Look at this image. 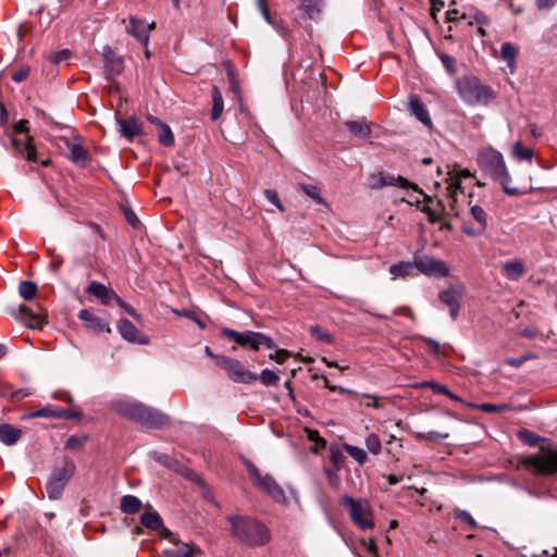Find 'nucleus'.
<instances>
[{"label":"nucleus","mask_w":557,"mask_h":557,"mask_svg":"<svg viewBox=\"0 0 557 557\" xmlns=\"http://www.w3.org/2000/svg\"><path fill=\"white\" fill-rule=\"evenodd\" d=\"M111 408L120 416L146 428L164 429L171 424V419L166 414L139 401L119 399L111 404Z\"/></svg>","instance_id":"1"},{"label":"nucleus","mask_w":557,"mask_h":557,"mask_svg":"<svg viewBox=\"0 0 557 557\" xmlns=\"http://www.w3.org/2000/svg\"><path fill=\"white\" fill-rule=\"evenodd\" d=\"M478 165L482 173L497 182L507 195L517 196L522 194L519 188L510 185L511 176L504 156L498 150L491 147L483 149L478 154Z\"/></svg>","instance_id":"2"},{"label":"nucleus","mask_w":557,"mask_h":557,"mask_svg":"<svg viewBox=\"0 0 557 557\" xmlns=\"http://www.w3.org/2000/svg\"><path fill=\"white\" fill-rule=\"evenodd\" d=\"M232 536L240 544L247 546H263L271 534L265 524L248 516H235L230 518Z\"/></svg>","instance_id":"3"},{"label":"nucleus","mask_w":557,"mask_h":557,"mask_svg":"<svg viewBox=\"0 0 557 557\" xmlns=\"http://www.w3.org/2000/svg\"><path fill=\"white\" fill-rule=\"evenodd\" d=\"M456 88L460 98L468 104H488L495 95L493 90L483 85L478 77L466 75L457 79Z\"/></svg>","instance_id":"4"},{"label":"nucleus","mask_w":557,"mask_h":557,"mask_svg":"<svg viewBox=\"0 0 557 557\" xmlns=\"http://www.w3.org/2000/svg\"><path fill=\"white\" fill-rule=\"evenodd\" d=\"M341 504L348 510L351 522L358 529L371 531L375 528L373 509L367 499L345 495L341 498Z\"/></svg>","instance_id":"5"},{"label":"nucleus","mask_w":557,"mask_h":557,"mask_svg":"<svg viewBox=\"0 0 557 557\" xmlns=\"http://www.w3.org/2000/svg\"><path fill=\"white\" fill-rule=\"evenodd\" d=\"M75 470V463L69 459L64 460L62 466L53 468L46 485V491L50 499H59L62 496Z\"/></svg>","instance_id":"6"},{"label":"nucleus","mask_w":557,"mask_h":557,"mask_svg":"<svg viewBox=\"0 0 557 557\" xmlns=\"http://www.w3.org/2000/svg\"><path fill=\"white\" fill-rule=\"evenodd\" d=\"M249 478L255 486L268 493L273 500L277 503L285 502V493L283 488L270 474H262L259 469L251 462H247Z\"/></svg>","instance_id":"7"},{"label":"nucleus","mask_w":557,"mask_h":557,"mask_svg":"<svg viewBox=\"0 0 557 557\" xmlns=\"http://www.w3.org/2000/svg\"><path fill=\"white\" fill-rule=\"evenodd\" d=\"M215 364L222 368L228 377L236 383L250 384L258 380V375L246 370L243 363L231 357H216Z\"/></svg>","instance_id":"8"},{"label":"nucleus","mask_w":557,"mask_h":557,"mask_svg":"<svg viewBox=\"0 0 557 557\" xmlns=\"http://www.w3.org/2000/svg\"><path fill=\"white\" fill-rule=\"evenodd\" d=\"M368 185L372 189H380L385 186H398L404 189L411 188L416 193L423 196V201H426V202L432 201V198L430 196L423 194V191L421 189H419V187L416 184L408 182L405 177H403L400 175L394 176V175L384 174V173L372 174L369 177Z\"/></svg>","instance_id":"9"},{"label":"nucleus","mask_w":557,"mask_h":557,"mask_svg":"<svg viewBox=\"0 0 557 557\" xmlns=\"http://www.w3.org/2000/svg\"><path fill=\"white\" fill-rule=\"evenodd\" d=\"M521 463L536 473L553 474L557 472V450L547 454L532 455L521 460Z\"/></svg>","instance_id":"10"},{"label":"nucleus","mask_w":557,"mask_h":557,"mask_svg":"<svg viewBox=\"0 0 557 557\" xmlns=\"http://www.w3.org/2000/svg\"><path fill=\"white\" fill-rule=\"evenodd\" d=\"M413 264L420 273L428 276L442 278L449 275V268L445 261L429 256L416 257Z\"/></svg>","instance_id":"11"},{"label":"nucleus","mask_w":557,"mask_h":557,"mask_svg":"<svg viewBox=\"0 0 557 557\" xmlns=\"http://www.w3.org/2000/svg\"><path fill=\"white\" fill-rule=\"evenodd\" d=\"M16 319L29 329L41 330L47 323V312L39 306L34 310L25 305H21Z\"/></svg>","instance_id":"12"},{"label":"nucleus","mask_w":557,"mask_h":557,"mask_svg":"<svg viewBox=\"0 0 557 557\" xmlns=\"http://www.w3.org/2000/svg\"><path fill=\"white\" fill-rule=\"evenodd\" d=\"M470 214L474 220V224L465 222L462 231L470 236L483 234L487 227V214L485 210L482 207L474 205L470 208Z\"/></svg>","instance_id":"13"},{"label":"nucleus","mask_w":557,"mask_h":557,"mask_svg":"<svg viewBox=\"0 0 557 557\" xmlns=\"http://www.w3.org/2000/svg\"><path fill=\"white\" fill-rule=\"evenodd\" d=\"M87 293L96 297L102 305H109L111 301H115L117 306L124 307V301L120 296L99 282L92 281L87 287Z\"/></svg>","instance_id":"14"},{"label":"nucleus","mask_w":557,"mask_h":557,"mask_svg":"<svg viewBox=\"0 0 557 557\" xmlns=\"http://www.w3.org/2000/svg\"><path fill=\"white\" fill-rule=\"evenodd\" d=\"M442 302L449 307V314L453 320H457L460 309V300L462 298V288L450 286L438 294Z\"/></svg>","instance_id":"15"},{"label":"nucleus","mask_w":557,"mask_h":557,"mask_svg":"<svg viewBox=\"0 0 557 557\" xmlns=\"http://www.w3.org/2000/svg\"><path fill=\"white\" fill-rule=\"evenodd\" d=\"M117 330L121 336L127 342L139 345H147L149 343V338L141 334L140 331L127 319H121L119 321Z\"/></svg>","instance_id":"16"},{"label":"nucleus","mask_w":557,"mask_h":557,"mask_svg":"<svg viewBox=\"0 0 557 557\" xmlns=\"http://www.w3.org/2000/svg\"><path fill=\"white\" fill-rule=\"evenodd\" d=\"M156 26L154 22L147 24L145 21L135 16L129 17V24L126 27L128 34L135 37L139 42L147 46L149 41V32Z\"/></svg>","instance_id":"17"},{"label":"nucleus","mask_w":557,"mask_h":557,"mask_svg":"<svg viewBox=\"0 0 557 557\" xmlns=\"http://www.w3.org/2000/svg\"><path fill=\"white\" fill-rule=\"evenodd\" d=\"M78 318L85 323V325L88 329L97 333L111 332L109 321L107 319L96 315L88 309H82L78 313Z\"/></svg>","instance_id":"18"},{"label":"nucleus","mask_w":557,"mask_h":557,"mask_svg":"<svg viewBox=\"0 0 557 557\" xmlns=\"http://www.w3.org/2000/svg\"><path fill=\"white\" fill-rule=\"evenodd\" d=\"M12 147L28 161L37 162L36 148L33 145V138L29 135L26 137H16L14 136L11 140Z\"/></svg>","instance_id":"19"},{"label":"nucleus","mask_w":557,"mask_h":557,"mask_svg":"<svg viewBox=\"0 0 557 557\" xmlns=\"http://www.w3.org/2000/svg\"><path fill=\"white\" fill-rule=\"evenodd\" d=\"M408 106L411 114L414 115L417 120H419L425 126H432V120L430 117L428 108L418 96H411Z\"/></svg>","instance_id":"20"},{"label":"nucleus","mask_w":557,"mask_h":557,"mask_svg":"<svg viewBox=\"0 0 557 557\" xmlns=\"http://www.w3.org/2000/svg\"><path fill=\"white\" fill-rule=\"evenodd\" d=\"M70 417L71 416L66 410L57 408L51 405H47L39 410L32 411L26 416V418H28V419H34V418L69 419Z\"/></svg>","instance_id":"21"},{"label":"nucleus","mask_w":557,"mask_h":557,"mask_svg":"<svg viewBox=\"0 0 557 557\" xmlns=\"http://www.w3.org/2000/svg\"><path fill=\"white\" fill-rule=\"evenodd\" d=\"M22 436V431L11 424L0 425V441L5 445L15 444Z\"/></svg>","instance_id":"22"},{"label":"nucleus","mask_w":557,"mask_h":557,"mask_svg":"<svg viewBox=\"0 0 557 557\" xmlns=\"http://www.w3.org/2000/svg\"><path fill=\"white\" fill-rule=\"evenodd\" d=\"M140 523L152 531H166L163 527L162 519L157 511H146L140 516Z\"/></svg>","instance_id":"23"},{"label":"nucleus","mask_w":557,"mask_h":557,"mask_svg":"<svg viewBox=\"0 0 557 557\" xmlns=\"http://www.w3.org/2000/svg\"><path fill=\"white\" fill-rule=\"evenodd\" d=\"M503 273L509 280H519L524 274L523 262L519 259L507 261L503 267Z\"/></svg>","instance_id":"24"},{"label":"nucleus","mask_w":557,"mask_h":557,"mask_svg":"<svg viewBox=\"0 0 557 557\" xmlns=\"http://www.w3.org/2000/svg\"><path fill=\"white\" fill-rule=\"evenodd\" d=\"M299 9L310 18L319 20L323 9V0H304Z\"/></svg>","instance_id":"25"},{"label":"nucleus","mask_w":557,"mask_h":557,"mask_svg":"<svg viewBox=\"0 0 557 557\" xmlns=\"http://www.w3.org/2000/svg\"><path fill=\"white\" fill-rule=\"evenodd\" d=\"M222 335L230 339H233L236 344H238L240 346L251 347L252 331H246L244 333H238L232 329L225 327L222 330Z\"/></svg>","instance_id":"26"},{"label":"nucleus","mask_w":557,"mask_h":557,"mask_svg":"<svg viewBox=\"0 0 557 557\" xmlns=\"http://www.w3.org/2000/svg\"><path fill=\"white\" fill-rule=\"evenodd\" d=\"M502 59L507 62L510 72L515 73L516 71V58L518 54V49L511 42H504L500 49Z\"/></svg>","instance_id":"27"},{"label":"nucleus","mask_w":557,"mask_h":557,"mask_svg":"<svg viewBox=\"0 0 557 557\" xmlns=\"http://www.w3.org/2000/svg\"><path fill=\"white\" fill-rule=\"evenodd\" d=\"M119 125L121 134L127 139H133L140 133V127L136 119L120 120Z\"/></svg>","instance_id":"28"},{"label":"nucleus","mask_w":557,"mask_h":557,"mask_svg":"<svg viewBox=\"0 0 557 557\" xmlns=\"http://www.w3.org/2000/svg\"><path fill=\"white\" fill-rule=\"evenodd\" d=\"M345 126L357 137L368 138L371 134V128L363 120L346 121Z\"/></svg>","instance_id":"29"},{"label":"nucleus","mask_w":557,"mask_h":557,"mask_svg":"<svg viewBox=\"0 0 557 557\" xmlns=\"http://www.w3.org/2000/svg\"><path fill=\"white\" fill-rule=\"evenodd\" d=\"M224 111V101L220 89L214 86L212 88V109H211V119L212 121H218Z\"/></svg>","instance_id":"30"},{"label":"nucleus","mask_w":557,"mask_h":557,"mask_svg":"<svg viewBox=\"0 0 557 557\" xmlns=\"http://www.w3.org/2000/svg\"><path fill=\"white\" fill-rule=\"evenodd\" d=\"M511 156L518 161H532L534 151L532 148L524 147L521 140L513 144L511 148Z\"/></svg>","instance_id":"31"},{"label":"nucleus","mask_w":557,"mask_h":557,"mask_svg":"<svg viewBox=\"0 0 557 557\" xmlns=\"http://www.w3.org/2000/svg\"><path fill=\"white\" fill-rule=\"evenodd\" d=\"M121 510L125 513L133 515L141 508V502L134 495H125L121 498Z\"/></svg>","instance_id":"32"},{"label":"nucleus","mask_w":557,"mask_h":557,"mask_svg":"<svg viewBox=\"0 0 557 557\" xmlns=\"http://www.w3.org/2000/svg\"><path fill=\"white\" fill-rule=\"evenodd\" d=\"M414 268L412 262H399L389 267V273L393 278L406 277L412 273Z\"/></svg>","instance_id":"33"},{"label":"nucleus","mask_w":557,"mask_h":557,"mask_svg":"<svg viewBox=\"0 0 557 557\" xmlns=\"http://www.w3.org/2000/svg\"><path fill=\"white\" fill-rule=\"evenodd\" d=\"M343 448L358 465L363 466L367 462L368 456L364 449L347 443L343 444Z\"/></svg>","instance_id":"34"},{"label":"nucleus","mask_w":557,"mask_h":557,"mask_svg":"<svg viewBox=\"0 0 557 557\" xmlns=\"http://www.w3.org/2000/svg\"><path fill=\"white\" fill-rule=\"evenodd\" d=\"M37 284L32 281H22L18 285V294L25 300H32L37 295Z\"/></svg>","instance_id":"35"},{"label":"nucleus","mask_w":557,"mask_h":557,"mask_svg":"<svg viewBox=\"0 0 557 557\" xmlns=\"http://www.w3.org/2000/svg\"><path fill=\"white\" fill-rule=\"evenodd\" d=\"M195 548L188 544L175 545L173 548L165 550L166 557H194Z\"/></svg>","instance_id":"36"},{"label":"nucleus","mask_w":557,"mask_h":557,"mask_svg":"<svg viewBox=\"0 0 557 557\" xmlns=\"http://www.w3.org/2000/svg\"><path fill=\"white\" fill-rule=\"evenodd\" d=\"M436 205H437L438 208H434V207H431L429 205H425L421 209L422 212L428 214V219H429V221L431 223L438 222L440 219H441L442 212H444V210H445V207H444L442 200H437Z\"/></svg>","instance_id":"37"},{"label":"nucleus","mask_w":557,"mask_h":557,"mask_svg":"<svg viewBox=\"0 0 557 557\" xmlns=\"http://www.w3.org/2000/svg\"><path fill=\"white\" fill-rule=\"evenodd\" d=\"M158 139L165 147L174 145V134L168 124H162L159 128Z\"/></svg>","instance_id":"38"},{"label":"nucleus","mask_w":557,"mask_h":557,"mask_svg":"<svg viewBox=\"0 0 557 557\" xmlns=\"http://www.w3.org/2000/svg\"><path fill=\"white\" fill-rule=\"evenodd\" d=\"M69 158L73 162H82L87 159V152L79 144H73L70 146Z\"/></svg>","instance_id":"39"},{"label":"nucleus","mask_w":557,"mask_h":557,"mask_svg":"<svg viewBox=\"0 0 557 557\" xmlns=\"http://www.w3.org/2000/svg\"><path fill=\"white\" fill-rule=\"evenodd\" d=\"M366 446L368 448V450L373 454V455H379L382 450V444H381V440L380 437L374 434V433H371L369 434L367 437H366Z\"/></svg>","instance_id":"40"},{"label":"nucleus","mask_w":557,"mask_h":557,"mask_svg":"<svg viewBox=\"0 0 557 557\" xmlns=\"http://www.w3.org/2000/svg\"><path fill=\"white\" fill-rule=\"evenodd\" d=\"M258 379L265 386L276 385L280 381V376L270 369L262 370Z\"/></svg>","instance_id":"41"},{"label":"nucleus","mask_w":557,"mask_h":557,"mask_svg":"<svg viewBox=\"0 0 557 557\" xmlns=\"http://www.w3.org/2000/svg\"><path fill=\"white\" fill-rule=\"evenodd\" d=\"M305 433H306V435H307V438H308L310 442H312V443H314V444H315V447H314V449H313L314 451H318L319 449H322V448H324V447H325L326 442H325V440H324V438H322V437L320 436V434H319V432H318V431L306 428V429H305Z\"/></svg>","instance_id":"42"},{"label":"nucleus","mask_w":557,"mask_h":557,"mask_svg":"<svg viewBox=\"0 0 557 557\" xmlns=\"http://www.w3.org/2000/svg\"><path fill=\"white\" fill-rule=\"evenodd\" d=\"M519 438L529 446H536L541 442H545L544 438H541L539 435L528 430L520 431Z\"/></svg>","instance_id":"43"},{"label":"nucleus","mask_w":557,"mask_h":557,"mask_svg":"<svg viewBox=\"0 0 557 557\" xmlns=\"http://www.w3.org/2000/svg\"><path fill=\"white\" fill-rule=\"evenodd\" d=\"M310 334L320 342L327 344L333 343V336L319 325L310 326Z\"/></svg>","instance_id":"44"},{"label":"nucleus","mask_w":557,"mask_h":557,"mask_svg":"<svg viewBox=\"0 0 557 557\" xmlns=\"http://www.w3.org/2000/svg\"><path fill=\"white\" fill-rule=\"evenodd\" d=\"M172 312L175 313L176 315H180V317H185L187 318L188 320H191L194 321L201 330H205L206 329V324L205 322H202L196 314L195 311H191V310H187V309H183V310H178V309H172Z\"/></svg>","instance_id":"45"},{"label":"nucleus","mask_w":557,"mask_h":557,"mask_svg":"<svg viewBox=\"0 0 557 557\" xmlns=\"http://www.w3.org/2000/svg\"><path fill=\"white\" fill-rule=\"evenodd\" d=\"M330 460L334 465L336 470H339L342 468L345 457L337 446H332L330 448Z\"/></svg>","instance_id":"46"},{"label":"nucleus","mask_w":557,"mask_h":557,"mask_svg":"<svg viewBox=\"0 0 557 557\" xmlns=\"http://www.w3.org/2000/svg\"><path fill=\"white\" fill-rule=\"evenodd\" d=\"M455 517H456V519L460 520L461 522L467 523L473 530L479 528L478 522L475 521V519L467 510L458 509L455 512Z\"/></svg>","instance_id":"47"},{"label":"nucleus","mask_w":557,"mask_h":557,"mask_svg":"<svg viewBox=\"0 0 557 557\" xmlns=\"http://www.w3.org/2000/svg\"><path fill=\"white\" fill-rule=\"evenodd\" d=\"M301 190L311 199H313L317 203H324L323 198L320 195V190L314 185H301Z\"/></svg>","instance_id":"48"},{"label":"nucleus","mask_w":557,"mask_h":557,"mask_svg":"<svg viewBox=\"0 0 557 557\" xmlns=\"http://www.w3.org/2000/svg\"><path fill=\"white\" fill-rule=\"evenodd\" d=\"M479 410L487 413H495V412H504L509 409V405H494L490 403H484L481 405L475 406Z\"/></svg>","instance_id":"49"},{"label":"nucleus","mask_w":557,"mask_h":557,"mask_svg":"<svg viewBox=\"0 0 557 557\" xmlns=\"http://www.w3.org/2000/svg\"><path fill=\"white\" fill-rule=\"evenodd\" d=\"M461 188V182H460V178L458 176H450L449 177V182H448V186H447V194L448 196L453 199V201L456 200V194L458 193V190H460Z\"/></svg>","instance_id":"50"},{"label":"nucleus","mask_w":557,"mask_h":557,"mask_svg":"<svg viewBox=\"0 0 557 557\" xmlns=\"http://www.w3.org/2000/svg\"><path fill=\"white\" fill-rule=\"evenodd\" d=\"M264 196H265L267 200L269 202H271L272 205H274L281 212L285 211V208L282 205L276 190H274V189H265L264 190Z\"/></svg>","instance_id":"51"},{"label":"nucleus","mask_w":557,"mask_h":557,"mask_svg":"<svg viewBox=\"0 0 557 557\" xmlns=\"http://www.w3.org/2000/svg\"><path fill=\"white\" fill-rule=\"evenodd\" d=\"M448 436H449L448 433H438V432H435V431H430L428 433H417L416 434L417 438L425 440V441H440V440H445Z\"/></svg>","instance_id":"52"},{"label":"nucleus","mask_w":557,"mask_h":557,"mask_svg":"<svg viewBox=\"0 0 557 557\" xmlns=\"http://www.w3.org/2000/svg\"><path fill=\"white\" fill-rule=\"evenodd\" d=\"M420 387L432 389L436 394L448 393V388L445 385L438 384L434 381H424L419 384Z\"/></svg>","instance_id":"53"},{"label":"nucleus","mask_w":557,"mask_h":557,"mask_svg":"<svg viewBox=\"0 0 557 557\" xmlns=\"http://www.w3.org/2000/svg\"><path fill=\"white\" fill-rule=\"evenodd\" d=\"M362 398L367 400L363 403L364 406L375 409L382 408L381 397L371 394H363Z\"/></svg>","instance_id":"54"},{"label":"nucleus","mask_w":557,"mask_h":557,"mask_svg":"<svg viewBox=\"0 0 557 557\" xmlns=\"http://www.w3.org/2000/svg\"><path fill=\"white\" fill-rule=\"evenodd\" d=\"M272 26L280 34L281 37H283L286 41H288L289 45L292 44L293 35L288 27L281 25L278 23H274V25H272Z\"/></svg>","instance_id":"55"},{"label":"nucleus","mask_w":557,"mask_h":557,"mask_svg":"<svg viewBox=\"0 0 557 557\" xmlns=\"http://www.w3.org/2000/svg\"><path fill=\"white\" fill-rule=\"evenodd\" d=\"M84 446V441L77 436H71L65 443V447L73 450H79Z\"/></svg>","instance_id":"56"},{"label":"nucleus","mask_w":557,"mask_h":557,"mask_svg":"<svg viewBox=\"0 0 557 557\" xmlns=\"http://www.w3.org/2000/svg\"><path fill=\"white\" fill-rule=\"evenodd\" d=\"M257 5L265 22L270 25H274L275 22L272 20L268 2L257 3Z\"/></svg>","instance_id":"57"},{"label":"nucleus","mask_w":557,"mask_h":557,"mask_svg":"<svg viewBox=\"0 0 557 557\" xmlns=\"http://www.w3.org/2000/svg\"><path fill=\"white\" fill-rule=\"evenodd\" d=\"M290 356L289 351L286 349H278L274 354L270 355V359L276 361L277 363H284L285 360Z\"/></svg>","instance_id":"58"},{"label":"nucleus","mask_w":557,"mask_h":557,"mask_svg":"<svg viewBox=\"0 0 557 557\" xmlns=\"http://www.w3.org/2000/svg\"><path fill=\"white\" fill-rule=\"evenodd\" d=\"M27 121L26 120H21L18 121L15 125H14V133L16 135H22L24 137H26V135H29L28 134V128H27Z\"/></svg>","instance_id":"59"},{"label":"nucleus","mask_w":557,"mask_h":557,"mask_svg":"<svg viewBox=\"0 0 557 557\" xmlns=\"http://www.w3.org/2000/svg\"><path fill=\"white\" fill-rule=\"evenodd\" d=\"M29 75V69L23 67L12 74V79L16 83L25 81Z\"/></svg>","instance_id":"60"},{"label":"nucleus","mask_w":557,"mask_h":557,"mask_svg":"<svg viewBox=\"0 0 557 557\" xmlns=\"http://www.w3.org/2000/svg\"><path fill=\"white\" fill-rule=\"evenodd\" d=\"M361 543L371 555L379 557L377 547L373 539L362 540Z\"/></svg>","instance_id":"61"},{"label":"nucleus","mask_w":557,"mask_h":557,"mask_svg":"<svg viewBox=\"0 0 557 557\" xmlns=\"http://www.w3.org/2000/svg\"><path fill=\"white\" fill-rule=\"evenodd\" d=\"M446 18H447V21L453 22V21H457L459 18L466 20L467 15H466V13H462L461 15H459V10H457V9H449L446 12Z\"/></svg>","instance_id":"62"},{"label":"nucleus","mask_w":557,"mask_h":557,"mask_svg":"<svg viewBox=\"0 0 557 557\" xmlns=\"http://www.w3.org/2000/svg\"><path fill=\"white\" fill-rule=\"evenodd\" d=\"M263 334L258 332H252V342H251V349L258 350L260 346L262 345V338Z\"/></svg>","instance_id":"63"},{"label":"nucleus","mask_w":557,"mask_h":557,"mask_svg":"<svg viewBox=\"0 0 557 557\" xmlns=\"http://www.w3.org/2000/svg\"><path fill=\"white\" fill-rule=\"evenodd\" d=\"M528 360V357H521V358H509L505 362L508 366L519 368L521 367L525 361Z\"/></svg>","instance_id":"64"}]
</instances>
